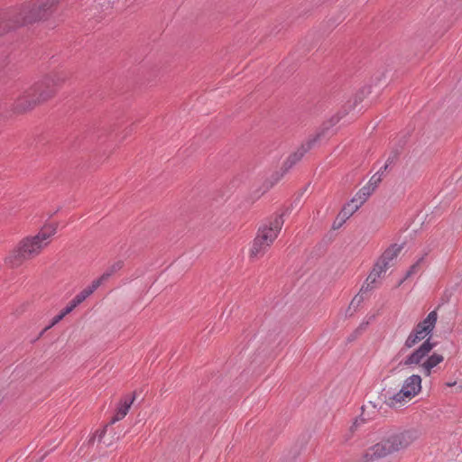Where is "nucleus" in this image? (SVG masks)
I'll return each instance as SVG.
<instances>
[{"mask_svg":"<svg viewBox=\"0 0 462 462\" xmlns=\"http://www.w3.org/2000/svg\"><path fill=\"white\" fill-rule=\"evenodd\" d=\"M64 80L65 77L59 73L45 76L12 98L13 110L22 114L33 109L36 106L53 97L57 88Z\"/></svg>","mask_w":462,"mask_h":462,"instance_id":"f257e3e1","label":"nucleus"},{"mask_svg":"<svg viewBox=\"0 0 462 462\" xmlns=\"http://www.w3.org/2000/svg\"><path fill=\"white\" fill-rule=\"evenodd\" d=\"M420 434L416 430L392 433L380 442L369 448L365 453V462H373L394 452L407 448Z\"/></svg>","mask_w":462,"mask_h":462,"instance_id":"f03ea898","label":"nucleus"},{"mask_svg":"<svg viewBox=\"0 0 462 462\" xmlns=\"http://www.w3.org/2000/svg\"><path fill=\"white\" fill-rule=\"evenodd\" d=\"M284 220L282 215L275 216L268 221V223L262 225L257 232V236L254 239L252 247L250 249V257L258 258L262 257L277 238L278 234L282 230Z\"/></svg>","mask_w":462,"mask_h":462,"instance_id":"7ed1b4c3","label":"nucleus"},{"mask_svg":"<svg viewBox=\"0 0 462 462\" xmlns=\"http://www.w3.org/2000/svg\"><path fill=\"white\" fill-rule=\"evenodd\" d=\"M58 0H35L23 5L20 9L14 10L9 21L18 25H27L46 18Z\"/></svg>","mask_w":462,"mask_h":462,"instance_id":"20e7f679","label":"nucleus"},{"mask_svg":"<svg viewBox=\"0 0 462 462\" xmlns=\"http://www.w3.org/2000/svg\"><path fill=\"white\" fill-rule=\"evenodd\" d=\"M57 227L54 225L45 226L33 236L26 237L19 244L21 250L27 259L38 255L42 250L51 243V238L56 234Z\"/></svg>","mask_w":462,"mask_h":462,"instance_id":"39448f33","label":"nucleus"},{"mask_svg":"<svg viewBox=\"0 0 462 462\" xmlns=\"http://www.w3.org/2000/svg\"><path fill=\"white\" fill-rule=\"evenodd\" d=\"M325 130L318 133L312 138H310L305 143H303L294 153L290 155L287 161L283 164V171H289L294 164H296L299 161L301 160L303 155L310 151L314 144L324 135Z\"/></svg>","mask_w":462,"mask_h":462,"instance_id":"423d86ee","label":"nucleus"},{"mask_svg":"<svg viewBox=\"0 0 462 462\" xmlns=\"http://www.w3.org/2000/svg\"><path fill=\"white\" fill-rule=\"evenodd\" d=\"M434 346L433 343L426 340L418 349L413 351L403 362L402 365L409 366L411 365H420L421 361L426 357Z\"/></svg>","mask_w":462,"mask_h":462,"instance_id":"0eeeda50","label":"nucleus"},{"mask_svg":"<svg viewBox=\"0 0 462 462\" xmlns=\"http://www.w3.org/2000/svg\"><path fill=\"white\" fill-rule=\"evenodd\" d=\"M421 389V378L418 374H412L408 377L401 390H402V395H406L409 398L412 399L416 396Z\"/></svg>","mask_w":462,"mask_h":462,"instance_id":"6e6552de","label":"nucleus"},{"mask_svg":"<svg viewBox=\"0 0 462 462\" xmlns=\"http://www.w3.org/2000/svg\"><path fill=\"white\" fill-rule=\"evenodd\" d=\"M402 390L398 392L388 389L383 393L384 403L391 408L401 407L403 403L411 401V399L406 395H402Z\"/></svg>","mask_w":462,"mask_h":462,"instance_id":"1a4fd4ad","label":"nucleus"},{"mask_svg":"<svg viewBox=\"0 0 462 462\" xmlns=\"http://www.w3.org/2000/svg\"><path fill=\"white\" fill-rule=\"evenodd\" d=\"M358 209V205H353V203L348 202L346 204L341 211L338 213L337 218L332 224V228L337 230L340 228L344 223Z\"/></svg>","mask_w":462,"mask_h":462,"instance_id":"9d476101","label":"nucleus"},{"mask_svg":"<svg viewBox=\"0 0 462 462\" xmlns=\"http://www.w3.org/2000/svg\"><path fill=\"white\" fill-rule=\"evenodd\" d=\"M402 249V245H393L384 251L379 261L387 266L388 268L393 265L392 262L397 257Z\"/></svg>","mask_w":462,"mask_h":462,"instance_id":"9b49d317","label":"nucleus"},{"mask_svg":"<svg viewBox=\"0 0 462 462\" xmlns=\"http://www.w3.org/2000/svg\"><path fill=\"white\" fill-rule=\"evenodd\" d=\"M424 329L425 328H421L420 327L416 326L415 328L408 336L402 350L404 348H411L417 343L424 339L428 335L427 333L424 332Z\"/></svg>","mask_w":462,"mask_h":462,"instance_id":"f8f14e48","label":"nucleus"},{"mask_svg":"<svg viewBox=\"0 0 462 462\" xmlns=\"http://www.w3.org/2000/svg\"><path fill=\"white\" fill-rule=\"evenodd\" d=\"M444 357L443 356L439 354L434 353L430 356H429L422 364L421 368L424 372V374L429 376L431 373V369L437 366L439 364H440L443 361Z\"/></svg>","mask_w":462,"mask_h":462,"instance_id":"ddd939ff","label":"nucleus"},{"mask_svg":"<svg viewBox=\"0 0 462 462\" xmlns=\"http://www.w3.org/2000/svg\"><path fill=\"white\" fill-rule=\"evenodd\" d=\"M23 254V252L18 246L16 250L12 251L5 258V263L13 268L21 265L24 260H27L26 256Z\"/></svg>","mask_w":462,"mask_h":462,"instance_id":"4468645a","label":"nucleus"},{"mask_svg":"<svg viewBox=\"0 0 462 462\" xmlns=\"http://www.w3.org/2000/svg\"><path fill=\"white\" fill-rule=\"evenodd\" d=\"M372 186L363 187L356 195L351 199L353 205H358V208L367 200V199L373 194Z\"/></svg>","mask_w":462,"mask_h":462,"instance_id":"2eb2a0df","label":"nucleus"},{"mask_svg":"<svg viewBox=\"0 0 462 462\" xmlns=\"http://www.w3.org/2000/svg\"><path fill=\"white\" fill-rule=\"evenodd\" d=\"M135 399V394L133 395L132 398L125 399L121 406L117 409L116 415L113 417L111 423H115L116 421L121 420L123 418L126 416L128 413V411L133 404L134 401Z\"/></svg>","mask_w":462,"mask_h":462,"instance_id":"dca6fc26","label":"nucleus"},{"mask_svg":"<svg viewBox=\"0 0 462 462\" xmlns=\"http://www.w3.org/2000/svg\"><path fill=\"white\" fill-rule=\"evenodd\" d=\"M14 14V11L5 14H0V36L5 32L20 27L21 25L15 24L14 21H9V17Z\"/></svg>","mask_w":462,"mask_h":462,"instance_id":"f3484780","label":"nucleus"},{"mask_svg":"<svg viewBox=\"0 0 462 462\" xmlns=\"http://www.w3.org/2000/svg\"><path fill=\"white\" fill-rule=\"evenodd\" d=\"M437 319H438V314L435 310H433V311L430 312L429 315L427 316V318L424 320H422L421 322H420L417 326L420 327L421 328H425L424 332L427 334H430L435 327Z\"/></svg>","mask_w":462,"mask_h":462,"instance_id":"a211bd4d","label":"nucleus"},{"mask_svg":"<svg viewBox=\"0 0 462 462\" xmlns=\"http://www.w3.org/2000/svg\"><path fill=\"white\" fill-rule=\"evenodd\" d=\"M388 269L387 266H384L383 263L378 261L370 274L368 275L367 279H369V282L371 283H376L377 279L381 277L382 273H385Z\"/></svg>","mask_w":462,"mask_h":462,"instance_id":"6ab92c4d","label":"nucleus"},{"mask_svg":"<svg viewBox=\"0 0 462 462\" xmlns=\"http://www.w3.org/2000/svg\"><path fill=\"white\" fill-rule=\"evenodd\" d=\"M74 309L75 307L72 305L71 302H69V304L59 315L55 316L52 319L51 324L42 330L41 335H42L45 331H47L51 327L59 323L66 315L69 314Z\"/></svg>","mask_w":462,"mask_h":462,"instance_id":"aec40b11","label":"nucleus"},{"mask_svg":"<svg viewBox=\"0 0 462 462\" xmlns=\"http://www.w3.org/2000/svg\"><path fill=\"white\" fill-rule=\"evenodd\" d=\"M90 295H91V291L85 288L79 294H77L75 296V298L70 302L76 308L78 305L82 303Z\"/></svg>","mask_w":462,"mask_h":462,"instance_id":"412c9836","label":"nucleus"},{"mask_svg":"<svg viewBox=\"0 0 462 462\" xmlns=\"http://www.w3.org/2000/svg\"><path fill=\"white\" fill-rule=\"evenodd\" d=\"M363 300H364V297L362 295H360L359 293L357 295H356L353 298V300H351L346 313L349 316H352L353 313L357 310V308L363 302Z\"/></svg>","mask_w":462,"mask_h":462,"instance_id":"4be33fe9","label":"nucleus"},{"mask_svg":"<svg viewBox=\"0 0 462 462\" xmlns=\"http://www.w3.org/2000/svg\"><path fill=\"white\" fill-rule=\"evenodd\" d=\"M383 175V171L381 169L378 172L373 175L366 186H372L373 190L374 191L379 183L382 181Z\"/></svg>","mask_w":462,"mask_h":462,"instance_id":"5701e85b","label":"nucleus"},{"mask_svg":"<svg viewBox=\"0 0 462 462\" xmlns=\"http://www.w3.org/2000/svg\"><path fill=\"white\" fill-rule=\"evenodd\" d=\"M365 422V420L364 419H356L353 424L351 425V427L349 428L348 430V433L346 434L345 436V440H348L352 436L353 434L355 433V431L358 429V427L363 424Z\"/></svg>","mask_w":462,"mask_h":462,"instance_id":"b1692460","label":"nucleus"},{"mask_svg":"<svg viewBox=\"0 0 462 462\" xmlns=\"http://www.w3.org/2000/svg\"><path fill=\"white\" fill-rule=\"evenodd\" d=\"M124 263L122 261H117L115 263H113L110 267L107 268V270L103 274H107V280L117 271L122 269Z\"/></svg>","mask_w":462,"mask_h":462,"instance_id":"393cba45","label":"nucleus"},{"mask_svg":"<svg viewBox=\"0 0 462 462\" xmlns=\"http://www.w3.org/2000/svg\"><path fill=\"white\" fill-rule=\"evenodd\" d=\"M106 281H107V274H102L98 279L93 281L87 289L90 290L92 294Z\"/></svg>","mask_w":462,"mask_h":462,"instance_id":"a878e982","label":"nucleus"},{"mask_svg":"<svg viewBox=\"0 0 462 462\" xmlns=\"http://www.w3.org/2000/svg\"><path fill=\"white\" fill-rule=\"evenodd\" d=\"M375 286V283H371L369 282V279H366L365 282L363 284L362 288L360 289L359 294L363 296V294L371 291Z\"/></svg>","mask_w":462,"mask_h":462,"instance_id":"bb28decb","label":"nucleus"},{"mask_svg":"<svg viewBox=\"0 0 462 462\" xmlns=\"http://www.w3.org/2000/svg\"><path fill=\"white\" fill-rule=\"evenodd\" d=\"M422 260L423 258H420V260H418L417 263L411 266L410 270L407 272L405 279H407L408 277H410L411 275L417 272V269L419 268L420 263L422 262Z\"/></svg>","mask_w":462,"mask_h":462,"instance_id":"cd10ccee","label":"nucleus"},{"mask_svg":"<svg viewBox=\"0 0 462 462\" xmlns=\"http://www.w3.org/2000/svg\"><path fill=\"white\" fill-rule=\"evenodd\" d=\"M106 434V429L102 430L101 431H97L89 439V443L93 444L95 439H96V437L97 436L98 437V440L101 441V439H103V437L105 436Z\"/></svg>","mask_w":462,"mask_h":462,"instance_id":"c85d7f7f","label":"nucleus"},{"mask_svg":"<svg viewBox=\"0 0 462 462\" xmlns=\"http://www.w3.org/2000/svg\"><path fill=\"white\" fill-rule=\"evenodd\" d=\"M368 325V322L366 323H362L359 328L354 332L355 333V336H357L359 334H361L363 332V330L365 329L366 326Z\"/></svg>","mask_w":462,"mask_h":462,"instance_id":"c756f323","label":"nucleus"},{"mask_svg":"<svg viewBox=\"0 0 462 462\" xmlns=\"http://www.w3.org/2000/svg\"><path fill=\"white\" fill-rule=\"evenodd\" d=\"M396 158V154H394L393 157H389L385 165L383 167V171H386L388 166L393 162V160Z\"/></svg>","mask_w":462,"mask_h":462,"instance_id":"7c9ffc66","label":"nucleus"},{"mask_svg":"<svg viewBox=\"0 0 462 462\" xmlns=\"http://www.w3.org/2000/svg\"><path fill=\"white\" fill-rule=\"evenodd\" d=\"M454 384H455V383H448V386H452V385H454Z\"/></svg>","mask_w":462,"mask_h":462,"instance_id":"2f4dec72","label":"nucleus"}]
</instances>
